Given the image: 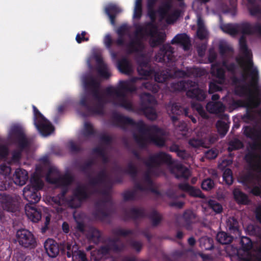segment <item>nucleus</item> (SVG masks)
<instances>
[{
  "mask_svg": "<svg viewBox=\"0 0 261 261\" xmlns=\"http://www.w3.org/2000/svg\"><path fill=\"white\" fill-rule=\"evenodd\" d=\"M221 29L232 36L242 34L239 39V46L240 51L246 58H250V50L248 47L245 35H253L258 34L261 35V23L258 22L253 24L248 21H243L234 24L227 23L221 24Z\"/></svg>",
  "mask_w": 261,
  "mask_h": 261,
  "instance_id": "f257e3e1",
  "label": "nucleus"
},
{
  "mask_svg": "<svg viewBox=\"0 0 261 261\" xmlns=\"http://www.w3.org/2000/svg\"><path fill=\"white\" fill-rule=\"evenodd\" d=\"M137 62L138 64V72L139 75L145 78L154 76L156 82L163 83L170 76L169 72L167 70H155L154 67L151 65L150 59L143 55L138 59Z\"/></svg>",
  "mask_w": 261,
  "mask_h": 261,
  "instance_id": "f03ea898",
  "label": "nucleus"
},
{
  "mask_svg": "<svg viewBox=\"0 0 261 261\" xmlns=\"http://www.w3.org/2000/svg\"><path fill=\"white\" fill-rule=\"evenodd\" d=\"M196 85V82L192 80L180 81L172 83L170 89L174 92L186 91L188 97L198 101H203L206 98V94L204 90L195 87Z\"/></svg>",
  "mask_w": 261,
  "mask_h": 261,
  "instance_id": "7ed1b4c3",
  "label": "nucleus"
},
{
  "mask_svg": "<svg viewBox=\"0 0 261 261\" xmlns=\"http://www.w3.org/2000/svg\"><path fill=\"white\" fill-rule=\"evenodd\" d=\"M246 59L247 64L248 68L249 69V76L251 77L249 85L245 84L243 85L237 86L234 89V93L236 95L240 97L247 95L248 96V97H253L252 91L250 87L254 89V90L256 92L259 90V75L257 69L256 68L253 67V63L252 59L250 57Z\"/></svg>",
  "mask_w": 261,
  "mask_h": 261,
  "instance_id": "20e7f679",
  "label": "nucleus"
},
{
  "mask_svg": "<svg viewBox=\"0 0 261 261\" xmlns=\"http://www.w3.org/2000/svg\"><path fill=\"white\" fill-rule=\"evenodd\" d=\"M137 90L136 87L130 82L121 81L118 88L108 87L105 89L106 95L111 97H116L121 100V106H124L127 103L125 99V94L124 92H134Z\"/></svg>",
  "mask_w": 261,
  "mask_h": 261,
  "instance_id": "39448f33",
  "label": "nucleus"
},
{
  "mask_svg": "<svg viewBox=\"0 0 261 261\" xmlns=\"http://www.w3.org/2000/svg\"><path fill=\"white\" fill-rule=\"evenodd\" d=\"M156 104V100L150 93L144 92L140 94L139 109L143 114H157L154 108Z\"/></svg>",
  "mask_w": 261,
  "mask_h": 261,
  "instance_id": "423d86ee",
  "label": "nucleus"
},
{
  "mask_svg": "<svg viewBox=\"0 0 261 261\" xmlns=\"http://www.w3.org/2000/svg\"><path fill=\"white\" fill-rule=\"evenodd\" d=\"M174 48L169 44L163 45L155 55L156 61L163 63H172L175 57L173 55Z\"/></svg>",
  "mask_w": 261,
  "mask_h": 261,
  "instance_id": "0eeeda50",
  "label": "nucleus"
},
{
  "mask_svg": "<svg viewBox=\"0 0 261 261\" xmlns=\"http://www.w3.org/2000/svg\"><path fill=\"white\" fill-rule=\"evenodd\" d=\"M147 14L150 19L151 21L146 23L145 28L139 27L137 29V33L144 32L147 35L153 37L157 33V26L154 23L156 20V11L154 8L147 9Z\"/></svg>",
  "mask_w": 261,
  "mask_h": 261,
  "instance_id": "6e6552de",
  "label": "nucleus"
},
{
  "mask_svg": "<svg viewBox=\"0 0 261 261\" xmlns=\"http://www.w3.org/2000/svg\"><path fill=\"white\" fill-rule=\"evenodd\" d=\"M168 114H188L189 104L182 100H170L166 105Z\"/></svg>",
  "mask_w": 261,
  "mask_h": 261,
  "instance_id": "1a4fd4ad",
  "label": "nucleus"
},
{
  "mask_svg": "<svg viewBox=\"0 0 261 261\" xmlns=\"http://www.w3.org/2000/svg\"><path fill=\"white\" fill-rule=\"evenodd\" d=\"M16 238L18 243L25 248L34 247L36 244V240L33 234L26 229L18 230Z\"/></svg>",
  "mask_w": 261,
  "mask_h": 261,
  "instance_id": "9d476101",
  "label": "nucleus"
},
{
  "mask_svg": "<svg viewBox=\"0 0 261 261\" xmlns=\"http://www.w3.org/2000/svg\"><path fill=\"white\" fill-rule=\"evenodd\" d=\"M28 185L24 188L23 196L24 198L30 202L29 203H35L38 202L40 199V196L37 194V190L42 187V184L40 181H38L37 186Z\"/></svg>",
  "mask_w": 261,
  "mask_h": 261,
  "instance_id": "9b49d317",
  "label": "nucleus"
},
{
  "mask_svg": "<svg viewBox=\"0 0 261 261\" xmlns=\"http://www.w3.org/2000/svg\"><path fill=\"white\" fill-rule=\"evenodd\" d=\"M35 124L42 135L47 136L50 135L53 131L54 128L43 116V115H36L34 118Z\"/></svg>",
  "mask_w": 261,
  "mask_h": 261,
  "instance_id": "f8f14e48",
  "label": "nucleus"
},
{
  "mask_svg": "<svg viewBox=\"0 0 261 261\" xmlns=\"http://www.w3.org/2000/svg\"><path fill=\"white\" fill-rule=\"evenodd\" d=\"M65 247L67 250V255L68 257L72 256L73 259L79 261H88L85 253L78 250V247L74 242H67Z\"/></svg>",
  "mask_w": 261,
  "mask_h": 261,
  "instance_id": "ddd939ff",
  "label": "nucleus"
},
{
  "mask_svg": "<svg viewBox=\"0 0 261 261\" xmlns=\"http://www.w3.org/2000/svg\"><path fill=\"white\" fill-rule=\"evenodd\" d=\"M259 102L256 101L253 97H248L247 100L241 99L233 100L231 102L230 107L232 109L239 108H246L247 109L255 108L259 105Z\"/></svg>",
  "mask_w": 261,
  "mask_h": 261,
  "instance_id": "4468645a",
  "label": "nucleus"
},
{
  "mask_svg": "<svg viewBox=\"0 0 261 261\" xmlns=\"http://www.w3.org/2000/svg\"><path fill=\"white\" fill-rule=\"evenodd\" d=\"M171 43L180 45L185 51L188 50L191 46L190 37L185 33L176 35L171 40Z\"/></svg>",
  "mask_w": 261,
  "mask_h": 261,
  "instance_id": "2eb2a0df",
  "label": "nucleus"
},
{
  "mask_svg": "<svg viewBox=\"0 0 261 261\" xmlns=\"http://www.w3.org/2000/svg\"><path fill=\"white\" fill-rule=\"evenodd\" d=\"M84 84L86 90L90 91L92 95L99 91L100 83L92 76L85 78Z\"/></svg>",
  "mask_w": 261,
  "mask_h": 261,
  "instance_id": "dca6fc26",
  "label": "nucleus"
},
{
  "mask_svg": "<svg viewBox=\"0 0 261 261\" xmlns=\"http://www.w3.org/2000/svg\"><path fill=\"white\" fill-rule=\"evenodd\" d=\"M44 248L48 255L51 257H56L59 253V247L55 241L48 239L44 243Z\"/></svg>",
  "mask_w": 261,
  "mask_h": 261,
  "instance_id": "f3484780",
  "label": "nucleus"
},
{
  "mask_svg": "<svg viewBox=\"0 0 261 261\" xmlns=\"http://www.w3.org/2000/svg\"><path fill=\"white\" fill-rule=\"evenodd\" d=\"M206 110L210 114H220L224 112L225 107L220 101H210L206 105Z\"/></svg>",
  "mask_w": 261,
  "mask_h": 261,
  "instance_id": "a211bd4d",
  "label": "nucleus"
},
{
  "mask_svg": "<svg viewBox=\"0 0 261 261\" xmlns=\"http://www.w3.org/2000/svg\"><path fill=\"white\" fill-rule=\"evenodd\" d=\"M121 12V9L115 4H109L105 8V13L109 16L112 25L115 24L116 16Z\"/></svg>",
  "mask_w": 261,
  "mask_h": 261,
  "instance_id": "6ab92c4d",
  "label": "nucleus"
},
{
  "mask_svg": "<svg viewBox=\"0 0 261 261\" xmlns=\"http://www.w3.org/2000/svg\"><path fill=\"white\" fill-rule=\"evenodd\" d=\"M225 72L223 68L219 67L217 65H212L211 67V74L216 77L217 80L216 82L219 84H223L225 81Z\"/></svg>",
  "mask_w": 261,
  "mask_h": 261,
  "instance_id": "aec40b11",
  "label": "nucleus"
},
{
  "mask_svg": "<svg viewBox=\"0 0 261 261\" xmlns=\"http://www.w3.org/2000/svg\"><path fill=\"white\" fill-rule=\"evenodd\" d=\"M25 214L29 219L36 222L41 219V214L31 203L27 204L25 206Z\"/></svg>",
  "mask_w": 261,
  "mask_h": 261,
  "instance_id": "412c9836",
  "label": "nucleus"
},
{
  "mask_svg": "<svg viewBox=\"0 0 261 261\" xmlns=\"http://www.w3.org/2000/svg\"><path fill=\"white\" fill-rule=\"evenodd\" d=\"M28 178V173L25 170L18 169L15 171L13 179L16 185L19 186L24 185Z\"/></svg>",
  "mask_w": 261,
  "mask_h": 261,
  "instance_id": "4be33fe9",
  "label": "nucleus"
},
{
  "mask_svg": "<svg viewBox=\"0 0 261 261\" xmlns=\"http://www.w3.org/2000/svg\"><path fill=\"white\" fill-rule=\"evenodd\" d=\"M143 32L142 33H137L136 32V36L135 38L132 40L127 44V49L128 53H133L134 52H137L138 51V47H141L142 46V42L140 38H139L137 35L138 34H142Z\"/></svg>",
  "mask_w": 261,
  "mask_h": 261,
  "instance_id": "5701e85b",
  "label": "nucleus"
},
{
  "mask_svg": "<svg viewBox=\"0 0 261 261\" xmlns=\"http://www.w3.org/2000/svg\"><path fill=\"white\" fill-rule=\"evenodd\" d=\"M117 67L122 73L129 74L131 73L132 66L127 59L123 58L118 61Z\"/></svg>",
  "mask_w": 261,
  "mask_h": 261,
  "instance_id": "b1692460",
  "label": "nucleus"
},
{
  "mask_svg": "<svg viewBox=\"0 0 261 261\" xmlns=\"http://www.w3.org/2000/svg\"><path fill=\"white\" fill-rule=\"evenodd\" d=\"M127 32V28L126 25H122L119 27L116 31L118 35V38L114 41V43L118 46H122L125 45L124 36Z\"/></svg>",
  "mask_w": 261,
  "mask_h": 261,
  "instance_id": "393cba45",
  "label": "nucleus"
},
{
  "mask_svg": "<svg viewBox=\"0 0 261 261\" xmlns=\"http://www.w3.org/2000/svg\"><path fill=\"white\" fill-rule=\"evenodd\" d=\"M171 7L172 5L171 3L166 2L163 3L162 6L159 8L158 12L162 19H164L168 15V12L171 9Z\"/></svg>",
  "mask_w": 261,
  "mask_h": 261,
  "instance_id": "a878e982",
  "label": "nucleus"
},
{
  "mask_svg": "<svg viewBox=\"0 0 261 261\" xmlns=\"http://www.w3.org/2000/svg\"><path fill=\"white\" fill-rule=\"evenodd\" d=\"M233 195L236 200L239 203L246 204L248 202L247 196L238 189H235L233 191Z\"/></svg>",
  "mask_w": 261,
  "mask_h": 261,
  "instance_id": "bb28decb",
  "label": "nucleus"
},
{
  "mask_svg": "<svg viewBox=\"0 0 261 261\" xmlns=\"http://www.w3.org/2000/svg\"><path fill=\"white\" fill-rule=\"evenodd\" d=\"M232 237L229 236L224 232L218 233L217 240L221 244H225L230 243L232 241Z\"/></svg>",
  "mask_w": 261,
  "mask_h": 261,
  "instance_id": "cd10ccee",
  "label": "nucleus"
},
{
  "mask_svg": "<svg viewBox=\"0 0 261 261\" xmlns=\"http://www.w3.org/2000/svg\"><path fill=\"white\" fill-rule=\"evenodd\" d=\"M142 0H136L135 6L134 11V17L139 19L142 16Z\"/></svg>",
  "mask_w": 261,
  "mask_h": 261,
  "instance_id": "c85d7f7f",
  "label": "nucleus"
},
{
  "mask_svg": "<svg viewBox=\"0 0 261 261\" xmlns=\"http://www.w3.org/2000/svg\"><path fill=\"white\" fill-rule=\"evenodd\" d=\"M216 126L218 132L222 136H224L228 131V126L227 124L222 120L217 122Z\"/></svg>",
  "mask_w": 261,
  "mask_h": 261,
  "instance_id": "c756f323",
  "label": "nucleus"
},
{
  "mask_svg": "<svg viewBox=\"0 0 261 261\" xmlns=\"http://www.w3.org/2000/svg\"><path fill=\"white\" fill-rule=\"evenodd\" d=\"M200 245L206 250L211 249L213 247V241L209 238H202L200 239Z\"/></svg>",
  "mask_w": 261,
  "mask_h": 261,
  "instance_id": "7c9ffc66",
  "label": "nucleus"
},
{
  "mask_svg": "<svg viewBox=\"0 0 261 261\" xmlns=\"http://www.w3.org/2000/svg\"><path fill=\"white\" fill-rule=\"evenodd\" d=\"M97 71L99 75L105 79H109L111 75L108 71L107 65L97 67Z\"/></svg>",
  "mask_w": 261,
  "mask_h": 261,
  "instance_id": "2f4dec72",
  "label": "nucleus"
},
{
  "mask_svg": "<svg viewBox=\"0 0 261 261\" xmlns=\"http://www.w3.org/2000/svg\"><path fill=\"white\" fill-rule=\"evenodd\" d=\"M165 37L164 35H158L155 38L150 40V45L153 47L158 46L164 42Z\"/></svg>",
  "mask_w": 261,
  "mask_h": 261,
  "instance_id": "473e14b6",
  "label": "nucleus"
},
{
  "mask_svg": "<svg viewBox=\"0 0 261 261\" xmlns=\"http://www.w3.org/2000/svg\"><path fill=\"white\" fill-rule=\"evenodd\" d=\"M58 177V173L56 170H50L47 176L46 180L51 183H54L56 182V179Z\"/></svg>",
  "mask_w": 261,
  "mask_h": 261,
  "instance_id": "72a5a7b5",
  "label": "nucleus"
},
{
  "mask_svg": "<svg viewBox=\"0 0 261 261\" xmlns=\"http://www.w3.org/2000/svg\"><path fill=\"white\" fill-rule=\"evenodd\" d=\"M223 177L226 183L228 185H231L233 181V178L231 171L229 169L224 170Z\"/></svg>",
  "mask_w": 261,
  "mask_h": 261,
  "instance_id": "f704fd0d",
  "label": "nucleus"
},
{
  "mask_svg": "<svg viewBox=\"0 0 261 261\" xmlns=\"http://www.w3.org/2000/svg\"><path fill=\"white\" fill-rule=\"evenodd\" d=\"M208 206L217 213L221 212L222 210L221 205L213 200L208 202Z\"/></svg>",
  "mask_w": 261,
  "mask_h": 261,
  "instance_id": "c9c22d12",
  "label": "nucleus"
},
{
  "mask_svg": "<svg viewBox=\"0 0 261 261\" xmlns=\"http://www.w3.org/2000/svg\"><path fill=\"white\" fill-rule=\"evenodd\" d=\"M248 10L250 15L252 16L261 15V8L258 5L253 6L249 8Z\"/></svg>",
  "mask_w": 261,
  "mask_h": 261,
  "instance_id": "e433bc0d",
  "label": "nucleus"
},
{
  "mask_svg": "<svg viewBox=\"0 0 261 261\" xmlns=\"http://www.w3.org/2000/svg\"><path fill=\"white\" fill-rule=\"evenodd\" d=\"M197 35L198 38L201 40L204 39L206 36V31L205 28L200 24H199L197 30Z\"/></svg>",
  "mask_w": 261,
  "mask_h": 261,
  "instance_id": "4c0bfd02",
  "label": "nucleus"
},
{
  "mask_svg": "<svg viewBox=\"0 0 261 261\" xmlns=\"http://www.w3.org/2000/svg\"><path fill=\"white\" fill-rule=\"evenodd\" d=\"M179 13L176 11L174 12L171 15H168L166 17V22L168 24H171L174 23L177 18L179 16Z\"/></svg>",
  "mask_w": 261,
  "mask_h": 261,
  "instance_id": "58836bf2",
  "label": "nucleus"
},
{
  "mask_svg": "<svg viewBox=\"0 0 261 261\" xmlns=\"http://www.w3.org/2000/svg\"><path fill=\"white\" fill-rule=\"evenodd\" d=\"M214 184L210 179L204 180L201 184L202 188L205 190H210L214 187Z\"/></svg>",
  "mask_w": 261,
  "mask_h": 261,
  "instance_id": "ea45409f",
  "label": "nucleus"
},
{
  "mask_svg": "<svg viewBox=\"0 0 261 261\" xmlns=\"http://www.w3.org/2000/svg\"><path fill=\"white\" fill-rule=\"evenodd\" d=\"M217 83L215 81V82H211L209 84L208 92L210 94H212L215 92L220 91L222 90L221 87L218 86Z\"/></svg>",
  "mask_w": 261,
  "mask_h": 261,
  "instance_id": "a19ab883",
  "label": "nucleus"
},
{
  "mask_svg": "<svg viewBox=\"0 0 261 261\" xmlns=\"http://www.w3.org/2000/svg\"><path fill=\"white\" fill-rule=\"evenodd\" d=\"M87 34V32L85 31H82L81 34L78 33L75 37V40L78 43H81L83 41H88L89 40V38L85 37Z\"/></svg>",
  "mask_w": 261,
  "mask_h": 261,
  "instance_id": "79ce46f5",
  "label": "nucleus"
},
{
  "mask_svg": "<svg viewBox=\"0 0 261 261\" xmlns=\"http://www.w3.org/2000/svg\"><path fill=\"white\" fill-rule=\"evenodd\" d=\"M93 96L99 103L105 104L107 102V99L105 95L100 93L99 91L96 92V94H93Z\"/></svg>",
  "mask_w": 261,
  "mask_h": 261,
  "instance_id": "37998d69",
  "label": "nucleus"
},
{
  "mask_svg": "<svg viewBox=\"0 0 261 261\" xmlns=\"http://www.w3.org/2000/svg\"><path fill=\"white\" fill-rule=\"evenodd\" d=\"M223 65L225 68L229 72L234 73L237 68V65L234 63H230L227 64L226 62H224Z\"/></svg>",
  "mask_w": 261,
  "mask_h": 261,
  "instance_id": "c03bdc74",
  "label": "nucleus"
},
{
  "mask_svg": "<svg viewBox=\"0 0 261 261\" xmlns=\"http://www.w3.org/2000/svg\"><path fill=\"white\" fill-rule=\"evenodd\" d=\"M103 43L107 48L110 49L112 47L113 41L112 39L111 36L110 34H107L104 38Z\"/></svg>",
  "mask_w": 261,
  "mask_h": 261,
  "instance_id": "a18cd8bd",
  "label": "nucleus"
},
{
  "mask_svg": "<svg viewBox=\"0 0 261 261\" xmlns=\"http://www.w3.org/2000/svg\"><path fill=\"white\" fill-rule=\"evenodd\" d=\"M80 105L88 110H90L91 109L90 102L86 96H84L81 98L80 101Z\"/></svg>",
  "mask_w": 261,
  "mask_h": 261,
  "instance_id": "49530a36",
  "label": "nucleus"
},
{
  "mask_svg": "<svg viewBox=\"0 0 261 261\" xmlns=\"http://www.w3.org/2000/svg\"><path fill=\"white\" fill-rule=\"evenodd\" d=\"M178 173L180 176L185 178H188L191 175L189 170L187 168H184L182 167H180L178 169Z\"/></svg>",
  "mask_w": 261,
  "mask_h": 261,
  "instance_id": "de8ad7c7",
  "label": "nucleus"
},
{
  "mask_svg": "<svg viewBox=\"0 0 261 261\" xmlns=\"http://www.w3.org/2000/svg\"><path fill=\"white\" fill-rule=\"evenodd\" d=\"M142 87L154 93H156L158 91L155 86L150 82L143 83L142 84Z\"/></svg>",
  "mask_w": 261,
  "mask_h": 261,
  "instance_id": "09e8293b",
  "label": "nucleus"
},
{
  "mask_svg": "<svg viewBox=\"0 0 261 261\" xmlns=\"http://www.w3.org/2000/svg\"><path fill=\"white\" fill-rule=\"evenodd\" d=\"M233 221V226H231V225H230L229 226V229L230 230H232L234 231V232L236 233V236H240V232L239 231V230H238V228L237 227V226H236V224H237V221L233 219H230L228 220V223L229 222H230V221Z\"/></svg>",
  "mask_w": 261,
  "mask_h": 261,
  "instance_id": "8fccbe9b",
  "label": "nucleus"
},
{
  "mask_svg": "<svg viewBox=\"0 0 261 261\" xmlns=\"http://www.w3.org/2000/svg\"><path fill=\"white\" fill-rule=\"evenodd\" d=\"M217 154L218 152L216 150L213 149L209 150L205 153L206 157L210 159H212L216 158L217 156Z\"/></svg>",
  "mask_w": 261,
  "mask_h": 261,
  "instance_id": "3c124183",
  "label": "nucleus"
},
{
  "mask_svg": "<svg viewBox=\"0 0 261 261\" xmlns=\"http://www.w3.org/2000/svg\"><path fill=\"white\" fill-rule=\"evenodd\" d=\"M230 50V48L226 45L221 44L219 46V52L220 54L222 55H225L227 51Z\"/></svg>",
  "mask_w": 261,
  "mask_h": 261,
  "instance_id": "603ef678",
  "label": "nucleus"
},
{
  "mask_svg": "<svg viewBox=\"0 0 261 261\" xmlns=\"http://www.w3.org/2000/svg\"><path fill=\"white\" fill-rule=\"evenodd\" d=\"M190 144L193 147H198L203 146V143L201 140L193 139L190 141Z\"/></svg>",
  "mask_w": 261,
  "mask_h": 261,
  "instance_id": "864d4df0",
  "label": "nucleus"
},
{
  "mask_svg": "<svg viewBox=\"0 0 261 261\" xmlns=\"http://www.w3.org/2000/svg\"><path fill=\"white\" fill-rule=\"evenodd\" d=\"M247 77H248L247 74L245 72H243L242 74L241 78L238 79V78L236 77L234 79V82H238V83L243 82V83H245V84H246V82L247 79Z\"/></svg>",
  "mask_w": 261,
  "mask_h": 261,
  "instance_id": "5fc2aeb1",
  "label": "nucleus"
},
{
  "mask_svg": "<svg viewBox=\"0 0 261 261\" xmlns=\"http://www.w3.org/2000/svg\"><path fill=\"white\" fill-rule=\"evenodd\" d=\"M158 2V0H147L146 6L147 9H152L154 8L156 4Z\"/></svg>",
  "mask_w": 261,
  "mask_h": 261,
  "instance_id": "6e6d98bb",
  "label": "nucleus"
},
{
  "mask_svg": "<svg viewBox=\"0 0 261 261\" xmlns=\"http://www.w3.org/2000/svg\"><path fill=\"white\" fill-rule=\"evenodd\" d=\"M190 194L194 196H201V192L199 189H194L191 187L190 189Z\"/></svg>",
  "mask_w": 261,
  "mask_h": 261,
  "instance_id": "4d7b16f0",
  "label": "nucleus"
},
{
  "mask_svg": "<svg viewBox=\"0 0 261 261\" xmlns=\"http://www.w3.org/2000/svg\"><path fill=\"white\" fill-rule=\"evenodd\" d=\"M9 173L10 172V169L7 166H0V173Z\"/></svg>",
  "mask_w": 261,
  "mask_h": 261,
  "instance_id": "13d9d810",
  "label": "nucleus"
},
{
  "mask_svg": "<svg viewBox=\"0 0 261 261\" xmlns=\"http://www.w3.org/2000/svg\"><path fill=\"white\" fill-rule=\"evenodd\" d=\"M96 61L97 63V66L99 67L100 66H105L106 64L103 62V60L100 57H97L96 58Z\"/></svg>",
  "mask_w": 261,
  "mask_h": 261,
  "instance_id": "bf43d9fd",
  "label": "nucleus"
},
{
  "mask_svg": "<svg viewBox=\"0 0 261 261\" xmlns=\"http://www.w3.org/2000/svg\"><path fill=\"white\" fill-rule=\"evenodd\" d=\"M7 154V149L4 146L0 147V156H5Z\"/></svg>",
  "mask_w": 261,
  "mask_h": 261,
  "instance_id": "052dcab7",
  "label": "nucleus"
},
{
  "mask_svg": "<svg viewBox=\"0 0 261 261\" xmlns=\"http://www.w3.org/2000/svg\"><path fill=\"white\" fill-rule=\"evenodd\" d=\"M252 129L249 127H245L244 130V133L248 137H251V133Z\"/></svg>",
  "mask_w": 261,
  "mask_h": 261,
  "instance_id": "680f3d73",
  "label": "nucleus"
},
{
  "mask_svg": "<svg viewBox=\"0 0 261 261\" xmlns=\"http://www.w3.org/2000/svg\"><path fill=\"white\" fill-rule=\"evenodd\" d=\"M176 74L181 77H184L187 76V73L186 71L181 70H178L176 72Z\"/></svg>",
  "mask_w": 261,
  "mask_h": 261,
  "instance_id": "e2e57ef3",
  "label": "nucleus"
},
{
  "mask_svg": "<svg viewBox=\"0 0 261 261\" xmlns=\"http://www.w3.org/2000/svg\"><path fill=\"white\" fill-rule=\"evenodd\" d=\"M208 59L210 63H213L216 59V55L215 53H210Z\"/></svg>",
  "mask_w": 261,
  "mask_h": 261,
  "instance_id": "0e129e2a",
  "label": "nucleus"
},
{
  "mask_svg": "<svg viewBox=\"0 0 261 261\" xmlns=\"http://www.w3.org/2000/svg\"><path fill=\"white\" fill-rule=\"evenodd\" d=\"M62 229L64 232L68 233L69 231V225L66 222H64L62 224Z\"/></svg>",
  "mask_w": 261,
  "mask_h": 261,
  "instance_id": "69168bd1",
  "label": "nucleus"
},
{
  "mask_svg": "<svg viewBox=\"0 0 261 261\" xmlns=\"http://www.w3.org/2000/svg\"><path fill=\"white\" fill-rule=\"evenodd\" d=\"M256 217L261 222V206L257 210Z\"/></svg>",
  "mask_w": 261,
  "mask_h": 261,
  "instance_id": "338daca9",
  "label": "nucleus"
},
{
  "mask_svg": "<svg viewBox=\"0 0 261 261\" xmlns=\"http://www.w3.org/2000/svg\"><path fill=\"white\" fill-rule=\"evenodd\" d=\"M66 109V106L65 105H61L58 107V111L59 113H62Z\"/></svg>",
  "mask_w": 261,
  "mask_h": 261,
  "instance_id": "774afa93",
  "label": "nucleus"
}]
</instances>
